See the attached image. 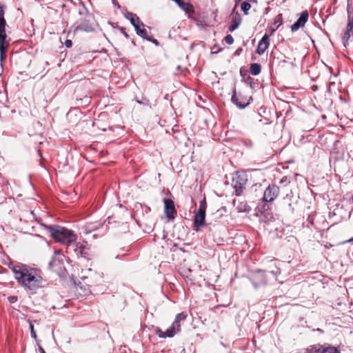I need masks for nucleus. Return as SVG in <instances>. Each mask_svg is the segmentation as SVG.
Segmentation results:
<instances>
[{"instance_id":"5","label":"nucleus","mask_w":353,"mask_h":353,"mask_svg":"<svg viewBox=\"0 0 353 353\" xmlns=\"http://www.w3.org/2000/svg\"><path fill=\"white\" fill-rule=\"evenodd\" d=\"M248 182V175L244 172H236L232 179V185L235 190V194L240 196Z\"/></svg>"},{"instance_id":"33","label":"nucleus","mask_w":353,"mask_h":353,"mask_svg":"<svg viewBox=\"0 0 353 353\" xmlns=\"http://www.w3.org/2000/svg\"><path fill=\"white\" fill-rule=\"evenodd\" d=\"M30 332H31V336L35 339L37 337V334L34 330V325H32V323L31 322L30 323Z\"/></svg>"},{"instance_id":"25","label":"nucleus","mask_w":353,"mask_h":353,"mask_svg":"<svg viewBox=\"0 0 353 353\" xmlns=\"http://www.w3.org/2000/svg\"><path fill=\"white\" fill-rule=\"evenodd\" d=\"M139 223V225L140 228L143 229V230L145 232L149 233L150 231H152L154 227V224L153 223L152 225H150L149 227H147L146 225H143L142 223H144L145 225V222H137Z\"/></svg>"},{"instance_id":"39","label":"nucleus","mask_w":353,"mask_h":353,"mask_svg":"<svg viewBox=\"0 0 353 353\" xmlns=\"http://www.w3.org/2000/svg\"><path fill=\"white\" fill-rule=\"evenodd\" d=\"M113 4L114 6L117 7L118 8H120V6L119 3L117 1V0H113Z\"/></svg>"},{"instance_id":"23","label":"nucleus","mask_w":353,"mask_h":353,"mask_svg":"<svg viewBox=\"0 0 353 353\" xmlns=\"http://www.w3.org/2000/svg\"><path fill=\"white\" fill-rule=\"evenodd\" d=\"M268 271L274 275H276L281 273L279 268L276 267V262L274 261L272 262L270 264Z\"/></svg>"},{"instance_id":"6","label":"nucleus","mask_w":353,"mask_h":353,"mask_svg":"<svg viewBox=\"0 0 353 353\" xmlns=\"http://www.w3.org/2000/svg\"><path fill=\"white\" fill-rule=\"evenodd\" d=\"M63 258V256L55 252L48 264L49 268L59 275L63 274L65 270Z\"/></svg>"},{"instance_id":"26","label":"nucleus","mask_w":353,"mask_h":353,"mask_svg":"<svg viewBox=\"0 0 353 353\" xmlns=\"http://www.w3.org/2000/svg\"><path fill=\"white\" fill-rule=\"evenodd\" d=\"M130 21L131 24L133 26V27L136 26L137 25L141 24L142 26H144V24L142 21H141L140 19L136 15L134 18L130 19Z\"/></svg>"},{"instance_id":"37","label":"nucleus","mask_w":353,"mask_h":353,"mask_svg":"<svg viewBox=\"0 0 353 353\" xmlns=\"http://www.w3.org/2000/svg\"><path fill=\"white\" fill-rule=\"evenodd\" d=\"M65 45L67 48H70L72 46V42L71 40L67 39L65 42Z\"/></svg>"},{"instance_id":"46","label":"nucleus","mask_w":353,"mask_h":353,"mask_svg":"<svg viewBox=\"0 0 353 353\" xmlns=\"http://www.w3.org/2000/svg\"><path fill=\"white\" fill-rule=\"evenodd\" d=\"M34 221H38L39 220L37 218L35 217V220Z\"/></svg>"},{"instance_id":"17","label":"nucleus","mask_w":353,"mask_h":353,"mask_svg":"<svg viewBox=\"0 0 353 353\" xmlns=\"http://www.w3.org/2000/svg\"><path fill=\"white\" fill-rule=\"evenodd\" d=\"M352 0H347V12L348 22L346 26V30L353 31V17H352Z\"/></svg>"},{"instance_id":"44","label":"nucleus","mask_w":353,"mask_h":353,"mask_svg":"<svg viewBox=\"0 0 353 353\" xmlns=\"http://www.w3.org/2000/svg\"><path fill=\"white\" fill-rule=\"evenodd\" d=\"M251 2L256 3V0H250Z\"/></svg>"},{"instance_id":"3","label":"nucleus","mask_w":353,"mask_h":353,"mask_svg":"<svg viewBox=\"0 0 353 353\" xmlns=\"http://www.w3.org/2000/svg\"><path fill=\"white\" fill-rule=\"evenodd\" d=\"M45 228H47L52 237L57 241L62 243H69L74 240V234L71 230L61 226H49L41 223Z\"/></svg>"},{"instance_id":"32","label":"nucleus","mask_w":353,"mask_h":353,"mask_svg":"<svg viewBox=\"0 0 353 353\" xmlns=\"http://www.w3.org/2000/svg\"><path fill=\"white\" fill-rule=\"evenodd\" d=\"M136 14H134L132 12H127L126 13H125L124 16L125 17L128 19L130 21V19H132L133 17L134 18V17H136Z\"/></svg>"},{"instance_id":"20","label":"nucleus","mask_w":353,"mask_h":353,"mask_svg":"<svg viewBox=\"0 0 353 353\" xmlns=\"http://www.w3.org/2000/svg\"><path fill=\"white\" fill-rule=\"evenodd\" d=\"M241 76L243 77V81L250 85V87L252 88V89H254L256 88V83L255 82L254 79L250 77V76H243L242 74V72H241Z\"/></svg>"},{"instance_id":"28","label":"nucleus","mask_w":353,"mask_h":353,"mask_svg":"<svg viewBox=\"0 0 353 353\" xmlns=\"http://www.w3.org/2000/svg\"><path fill=\"white\" fill-rule=\"evenodd\" d=\"M137 34L144 39L150 40V37L148 35V32L144 28H143Z\"/></svg>"},{"instance_id":"45","label":"nucleus","mask_w":353,"mask_h":353,"mask_svg":"<svg viewBox=\"0 0 353 353\" xmlns=\"http://www.w3.org/2000/svg\"><path fill=\"white\" fill-rule=\"evenodd\" d=\"M41 353H45V351L43 350V349L41 348Z\"/></svg>"},{"instance_id":"38","label":"nucleus","mask_w":353,"mask_h":353,"mask_svg":"<svg viewBox=\"0 0 353 353\" xmlns=\"http://www.w3.org/2000/svg\"><path fill=\"white\" fill-rule=\"evenodd\" d=\"M148 41H151L153 43H154L156 46L159 45V41L156 39H153L150 37V40H148Z\"/></svg>"},{"instance_id":"22","label":"nucleus","mask_w":353,"mask_h":353,"mask_svg":"<svg viewBox=\"0 0 353 353\" xmlns=\"http://www.w3.org/2000/svg\"><path fill=\"white\" fill-rule=\"evenodd\" d=\"M236 208L239 212H249L251 209L250 207L244 202H239Z\"/></svg>"},{"instance_id":"30","label":"nucleus","mask_w":353,"mask_h":353,"mask_svg":"<svg viewBox=\"0 0 353 353\" xmlns=\"http://www.w3.org/2000/svg\"><path fill=\"white\" fill-rule=\"evenodd\" d=\"M224 41L226 43L232 45L234 43V39L232 35L228 34L224 37Z\"/></svg>"},{"instance_id":"1","label":"nucleus","mask_w":353,"mask_h":353,"mask_svg":"<svg viewBox=\"0 0 353 353\" xmlns=\"http://www.w3.org/2000/svg\"><path fill=\"white\" fill-rule=\"evenodd\" d=\"M15 279L26 290L36 291L42 286L43 279L39 271L25 265H16L12 268Z\"/></svg>"},{"instance_id":"15","label":"nucleus","mask_w":353,"mask_h":353,"mask_svg":"<svg viewBox=\"0 0 353 353\" xmlns=\"http://www.w3.org/2000/svg\"><path fill=\"white\" fill-rule=\"evenodd\" d=\"M270 46L269 35L264 34L262 39L259 41L256 52L259 55L263 54Z\"/></svg>"},{"instance_id":"10","label":"nucleus","mask_w":353,"mask_h":353,"mask_svg":"<svg viewBox=\"0 0 353 353\" xmlns=\"http://www.w3.org/2000/svg\"><path fill=\"white\" fill-rule=\"evenodd\" d=\"M164 213L168 220H173L175 218L176 210L174 201L170 199H164Z\"/></svg>"},{"instance_id":"11","label":"nucleus","mask_w":353,"mask_h":353,"mask_svg":"<svg viewBox=\"0 0 353 353\" xmlns=\"http://www.w3.org/2000/svg\"><path fill=\"white\" fill-rule=\"evenodd\" d=\"M264 273V271L258 270L251 275V281L255 287H259L266 283L267 281Z\"/></svg>"},{"instance_id":"34","label":"nucleus","mask_w":353,"mask_h":353,"mask_svg":"<svg viewBox=\"0 0 353 353\" xmlns=\"http://www.w3.org/2000/svg\"><path fill=\"white\" fill-rule=\"evenodd\" d=\"M8 300H9L10 303H15L17 301V296H9Z\"/></svg>"},{"instance_id":"42","label":"nucleus","mask_w":353,"mask_h":353,"mask_svg":"<svg viewBox=\"0 0 353 353\" xmlns=\"http://www.w3.org/2000/svg\"><path fill=\"white\" fill-rule=\"evenodd\" d=\"M241 0H235V7L237 6L238 3L241 1Z\"/></svg>"},{"instance_id":"41","label":"nucleus","mask_w":353,"mask_h":353,"mask_svg":"<svg viewBox=\"0 0 353 353\" xmlns=\"http://www.w3.org/2000/svg\"><path fill=\"white\" fill-rule=\"evenodd\" d=\"M353 243V237L350 239L349 240L347 241H343V243Z\"/></svg>"},{"instance_id":"12","label":"nucleus","mask_w":353,"mask_h":353,"mask_svg":"<svg viewBox=\"0 0 353 353\" xmlns=\"http://www.w3.org/2000/svg\"><path fill=\"white\" fill-rule=\"evenodd\" d=\"M309 18V14L307 10H305L301 12V16L297 19V21L294 23L291 26V31L292 32H296L300 28H302L305 26V23L307 21Z\"/></svg>"},{"instance_id":"31","label":"nucleus","mask_w":353,"mask_h":353,"mask_svg":"<svg viewBox=\"0 0 353 353\" xmlns=\"http://www.w3.org/2000/svg\"><path fill=\"white\" fill-rule=\"evenodd\" d=\"M243 145L248 148H252L254 145V143L252 140L250 139H245L243 141Z\"/></svg>"},{"instance_id":"4","label":"nucleus","mask_w":353,"mask_h":353,"mask_svg":"<svg viewBox=\"0 0 353 353\" xmlns=\"http://www.w3.org/2000/svg\"><path fill=\"white\" fill-rule=\"evenodd\" d=\"M186 318L187 314L185 312L179 313L176 316L171 327H170L166 331L163 332L159 327H157L154 329V333L159 338L162 339L173 337L177 332L181 331V322L185 321Z\"/></svg>"},{"instance_id":"21","label":"nucleus","mask_w":353,"mask_h":353,"mask_svg":"<svg viewBox=\"0 0 353 353\" xmlns=\"http://www.w3.org/2000/svg\"><path fill=\"white\" fill-rule=\"evenodd\" d=\"M250 70L252 74L256 76L261 73V66L259 63H252L250 67Z\"/></svg>"},{"instance_id":"7","label":"nucleus","mask_w":353,"mask_h":353,"mask_svg":"<svg viewBox=\"0 0 353 353\" xmlns=\"http://www.w3.org/2000/svg\"><path fill=\"white\" fill-rule=\"evenodd\" d=\"M305 353H341V351L337 347L329 344H316L307 348Z\"/></svg>"},{"instance_id":"8","label":"nucleus","mask_w":353,"mask_h":353,"mask_svg":"<svg viewBox=\"0 0 353 353\" xmlns=\"http://www.w3.org/2000/svg\"><path fill=\"white\" fill-rule=\"evenodd\" d=\"M292 198V192L290 191V194L288 193L282 199L281 209L283 212L285 214H292L294 212V207L296 202H293Z\"/></svg>"},{"instance_id":"18","label":"nucleus","mask_w":353,"mask_h":353,"mask_svg":"<svg viewBox=\"0 0 353 353\" xmlns=\"http://www.w3.org/2000/svg\"><path fill=\"white\" fill-rule=\"evenodd\" d=\"M241 16L239 12H236L235 15L234 16L232 23L229 26L228 30L229 32H233L236 29H237L239 26V25L241 23Z\"/></svg>"},{"instance_id":"9","label":"nucleus","mask_w":353,"mask_h":353,"mask_svg":"<svg viewBox=\"0 0 353 353\" xmlns=\"http://www.w3.org/2000/svg\"><path fill=\"white\" fill-rule=\"evenodd\" d=\"M279 187L272 184L269 185L263 193V201L266 203H271L279 196Z\"/></svg>"},{"instance_id":"27","label":"nucleus","mask_w":353,"mask_h":353,"mask_svg":"<svg viewBox=\"0 0 353 353\" xmlns=\"http://www.w3.org/2000/svg\"><path fill=\"white\" fill-rule=\"evenodd\" d=\"M205 223L206 222H193V229L198 232L205 226Z\"/></svg>"},{"instance_id":"14","label":"nucleus","mask_w":353,"mask_h":353,"mask_svg":"<svg viewBox=\"0 0 353 353\" xmlns=\"http://www.w3.org/2000/svg\"><path fill=\"white\" fill-rule=\"evenodd\" d=\"M231 101L239 109H244L249 105V102H246L245 99L242 96H238L236 94L235 88L233 90Z\"/></svg>"},{"instance_id":"29","label":"nucleus","mask_w":353,"mask_h":353,"mask_svg":"<svg viewBox=\"0 0 353 353\" xmlns=\"http://www.w3.org/2000/svg\"><path fill=\"white\" fill-rule=\"evenodd\" d=\"M351 37L353 38V31L346 30L343 35V39L347 41Z\"/></svg>"},{"instance_id":"16","label":"nucleus","mask_w":353,"mask_h":353,"mask_svg":"<svg viewBox=\"0 0 353 353\" xmlns=\"http://www.w3.org/2000/svg\"><path fill=\"white\" fill-rule=\"evenodd\" d=\"M205 210L206 202L205 200L203 199L200 202L199 208L194 215V221H205Z\"/></svg>"},{"instance_id":"36","label":"nucleus","mask_w":353,"mask_h":353,"mask_svg":"<svg viewBox=\"0 0 353 353\" xmlns=\"http://www.w3.org/2000/svg\"><path fill=\"white\" fill-rule=\"evenodd\" d=\"M141 27H142V26L141 24L137 25L136 26L134 27L136 30L137 34H138V32H139V31H141L142 30ZM143 27L144 26H143Z\"/></svg>"},{"instance_id":"35","label":"nucleus","mask_w":353,"mask_h":353,"mask_svg":"<svg viewBox=\"0 0 353 353\" xmlns=\"http://www.w3.org/2000/svg\"><path fill=\"white\" fill-rule=\"evenodd\" d=\"M121 32L125 36V37L126 38H129V35L128 34V33L125 32V29L123 27H121L119 28Z\"/></svg>"},{"instance_id":"24","label":"nucleus","mask_w":353,"mask_h":353,"mask_svg":"<svg viewBox=\"0 0 353 353\" xmlns=\"http://www.w3.org/2000/svg\"><path fill=\"white\" fill-rule=\"evenodd\" d=\"M251 8L250 4L247 1H243L241 5V8L245 15L248 14V11Z\"/></svg>"},{"instance_id":"19","label":"nucleus","mask_w":353,"mask_h":353,"mask_svg":"<svg viewBox=\"0 0 353 353\" xmlns=\"http://www.w3.org/2000/svg\"><path fill=\"white\" fill-rule=\"evenodd\" d=\"M75 252L77 255H80L81 257L86 258L88 254V248L85 245L81 243H78L77 245Z\"/></svg>"},{"instance_id":"2","label":"nucleus","mask_w":353,"mask_h":353,"mask_svg":"<svg viewBox=\"0 0 353 353\" xmlns=\"http://www.w3.org/2000/svg\"><path fill=\"white\" fill-rule=\"evenodd\" d=\"M6 6L0 3V61H3L6 59L7 51L10 46L7 40L6 28L7 22L5 18Z\"/></svg>"},{"instance_id":"13","label":"nucleus","mask_w":353,"mask_h":353,"mask_svg":"<svg viewBox=\"0 0 353 353\" xmlns=\"http://www.w3.org/2000/svg\"><path fill=\"white\" fill-rule=\"evenodd\" d=\"M263 219V221H272L274 219L273 213L267 204H263L261 207H258L256 214Z\"/></svg>"},{"instance_id":"40","label":"nucleus","mask_w":353,"mask_h":353,"mask_svg":"<svg viewBox=\"0 0 353 353\" xmlns=\"http://www.w3.org/2000/svg\"><path fill=\"white\" fill-rule=\"evenodd\" d=\"M288 181V179L286 176H284L283 178H282V179L280 181V183H284V182H286Z\"/></svg>"},{"instance_id":"43","label":"nucleus","mask_w":353,"mask_h":353,"mask_svg":"<svg viewBox=\"0 0 353 353\" xmlns=\"http://www.w3.org/2000/svg\"><path fill=\"white\" fill-rule=\"evenodd\" d=\"M136 101H137V103H139V104H143V103L141 101H140V100H139V99H137V100H136Z\"/></svg>"}]
</instances>
